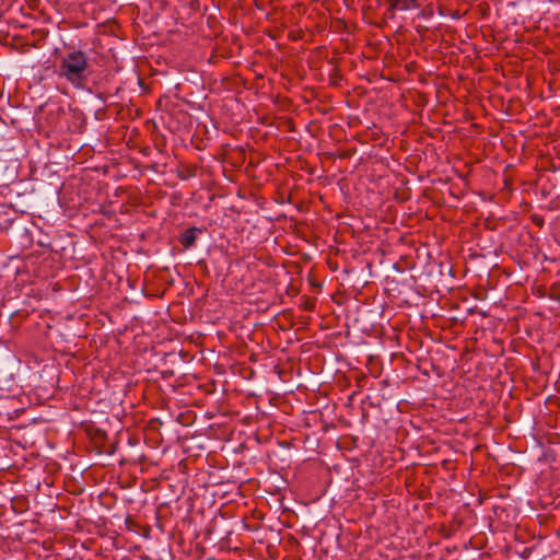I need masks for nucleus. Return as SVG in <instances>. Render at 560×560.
Masks as SVG:
<instances>
[{
  "mask_svg": "<svg viewBox=\"0 0 560 560\" xmlns=\"http://www.w3.org/2000/svg\"><path fill=\"white\" fill-rule=\"evenodd\" d=\"M57 74L75 89L84 88L90 77V60L85 51L73 46L58 57Z\"/></svg>",
  "mask_w": 560,
  "mask_h": 560,
  "instance_id": "1",
  "label": "nucleus"
},
{
  "mask_svg": "<svg viewBox=\"0 0 560 560\" xmlns=\"http://www.w3.org/2000/svg\"><path fill=\"white\" fill-rule=\"evenodd\" d=\"M428 0H378L380 5L384 9V15L395 19L397 14L418 10L424 5Z\"/></svg>",
  "mask_w": 560,
  "mask_h": 560,
  "instance_id": "2",
  "label": "nucleus"
},
{
  "mask_svg": "<svg viewBox=\"0 0 560 560\" xmlns=\"http://www.w3.org/2000/svg\"><path fill=\"white\" fill-rule=\"evenodd\" d=\"M197 231L198 229L196 228H189L183 233L179 242L185 248H189L194 245L197 237Z\"/></svg>",
  "mask_w": 560,
  "mask_h": 560,
  "instance_id": "3",
  "label": "nucleus"
},
{
  "mask_svg": "<svg viewBox=\"0 0 560 560\" xmlns=\"http://www.w3.org/2000/svg\"><path fill=\"white\" fill-rule=\"evenodd\" d=\"M25 502H26V500L23 498L13 500V509L18 510V506H19V512H22Z\"/></svg>",
  "mask_w": 560,
  "mask_h": 560,
  "instance_id": "4",
  "label": "nucleus"
},
{
  "mask_svg": "<svg viewBox=\"0 0 560 560\" xmlns=\"http://www.w3.org/2000/svg\"><path fill=\"white\" fill-rule=\"evenodd\" d=\"M126 525H127V527H128L129 529H131V528H132V526H135V525H136V522H135L131 517H129V516H128V517L126 518Z\"/></svg>",
  "mask_w": 560,
  "mask_h": 560,
  "instance_id": "5",
  "label": "nucleus"
},
{
  "mask_svg": "<svg viewBox=\"0 0 560 560\" xmlns=\"http://www.w3.org/2000/svg\"><path fill=\"white\" fill-rule=\"evenodd\" d=\"M304 308H305L306 311H312V310L314 308V303H313V302H307V303H305Z\"/></svg>",
  "mask_w": 560,
  "mask_h": 560,
  "instance_id": "6",
  "label": "nucleus"
},
{
  "mask_svg": "<svg viewBox=\"0 0 560 560\" xmlns=\"http://www.w3.org/2000/svg\"><path fill=\"white\" fill-rule=\"evenodd\" d=\"M550 296H551L552 299H555V300L560 301V292H559V293H558V292H552V293L550 294Z\"/></svg>",
  "mask_w": 560,
  "mask_h": 560,
  "instance_id": "7",
  "label": "nucleus"
},
{
  "mask_svg": "<svg viewBox=\"0 0 560 560\" xmlns=\"http://www.w3.org/2000/svg\"><path fill=\"white\" fill-rule=\"evenodd\" d=\"M56 112H57V113H60V112H63V109H62V107L57 106V107H56Z\"/></svg>",
  "mask_w": 560,
  "mask_h": 560,
  "instance_id": "8",
  "label": "nucleus"
}]
</instances>
